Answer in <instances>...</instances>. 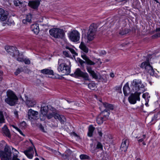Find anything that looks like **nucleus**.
Here are the masks:
<instances>
[{"mask_svg": "<svg viewBox=\"0 0 160 160\" xmlns=\"http://www.w3.org/2000/svg\"><path fill=\"white\" fill-rule=\"evenodd\" d=\"M102 105L106 109L102 112L97 118V122L99 124H102L104 121L108 119L110 114L109 110H112L113 109V106L111 104L105 102L103 103Z\"/></svg>", "mask_w": 160, "mask_h": 160, "instance_id": "obj_1", "label": "nucleus"}, {"mask_svg": "<svg viewBox=\"0 0 160 160\" xmlns=\"http://www.w3.org/2000/svg\"><path fill=\"white\" fill-rule=\"evenodd\" d=\"M70 64V62L65 58L59 59L58 67V71L65 75L68 74L70 72L69 66Z\"/></svg>", "mask_w": 160, "mask_h": 160, "instance_id": "obj_2", "label": "nucleus"}, {"mask_svg": "<svg viewBox=\"0 0 160 160\" xmlns=\"http://www.w3.org/2000/svg\"><path fill=\"white\" fill-rule=\"evenodd\" d=\"M156 57V54H153L152 55L148 54L147 56L146 61L142 62L140 66L142 68L145 69L151 75L155 76L154 70L152 67L150 65V61H151L152 58Z\"/></svg>", "mask_w": 160, "mask_h": 160, "instance_id": "obj_3", "label": "nucleus"}, {"mask_svg": "<svg viewBox=\"0 0 160 160\" xmlns=\"http://www.w3.org/2000/svg\"><path fill=\"white\" fill-rule=\"evenodd\" d=\"M131 92H143L146 84L142 83L141 79H134L131 82Z\"/></svg>", "mask_w": 160, "mask_h": 160, "instance_id": "obj_4", "label": "nucleus"}, {"mask_svg": "<svg viewBox=\"0 0 160 160\" xmlns=\"http://www.w3.org/2000/svg\"><path fill=\"white\" fill-rule=\"evenodd\" d=\"M45 116H46L48 119L54 117L55 119H58L62 123H63L66 120L65 117L63 115H60L58 114L56 109L53 107H51Z\"/></svg>", "mask_w": 160, "mask_h": 160, "instance_id": "obj_5", "label": "nucleus"}, {"mask_svg": "<svg viewBox=\"0 0 160 160\" xmlns=\"http://www.w3.org/2000/svg\"><path fill=\"white\" fill-rule=\"evenodd\" d=\"M7 98L5 100L6 102L11 106H13L17 103L18 98L14 92L9 90L7 92Z\"/></svg>", "mask_w": 160, "mask_h": 160, "instance_id": "obj_6", "label": "nucleus"}, {"mask_svg": "<svg viewBox=\"0 0 160 160\" xmlns=\"http://www.w3.org/2000/svg\"><path fill=\"white\" fill-rule=\"evenodd\" d=\"M97 27L94 24H92L89 27L87 34L85 36V38L87 40V42L92 41L96 36Z\"/></svg>", "mask_w": 160, "mask_h": 160, "instance_id": "obj_7", "label": "nucleus"}, {"mask_svg": "<svg viewBox=\"0 0 160 160\" xmlns=\"http://www.w3.org/2000/svg\"><path fill=\"white\" fill-rule=\"evenodd\" d=\"M5 49L7 52L18 61H20L19 51L16 47L12 46H7L5 47Z\"/></svg>", "mask_w": 160, "mask_h": 160, "instance_id": "obj_8", "label": "nucleus"}, {"mask_svg": "<svg viewBox=\"0 0 160 160\" xmlns=\"http://www.w3.org/2000/svg\"><path fill=\"white\" fill-rule=\"evenodd\" d=\"M49 32L51 35L56 38H62L65 34L63 29L58 28L50 29Z\"/></svg>", "mask_w": 160, "mask_h": 160, "instance_id": "obj_9", "label": "nucleus"}, {"mask_svg": "<svg viewBox=\"0 0 160 160\" xmlns=\"http://www.w3.org/2000/svg\"><path fill=\"white\" fill-rule=\"evenodd\" d=\"M12 153L10 148L7 147L4 148V152L0 151V156L1 160H9L11 158Z\"/></svg>", "mask_w": 160, "mask_h": 160, "instance_id": "obj_10", "label": "nucleus"}, {"mask_svg": "<svg viewBox=\"0 0 160 160\" xmlns=\"http://www.w3.org/2000/svg\"><path fill=\"white\" fill-rule=\"evenodd\" d=\"M132 93L128 97L129 102L131 104H135L137 101H140V95L142 92H131Z\"/></svg>", "mask_w": 160, "mask_h": 160, "instance_id": "obj_11", "label": "nucleus"}, {"mask_svg": "<svg viewBox=\"0 0 160 160\" xmlns=\"http://www.w3.org/2000/svg\"><path fill=\"white\" fill-rule=\"evenodd\" d=\"M73 76L76 78H82L85 80H89V75L87 72H82L79 68L77 69Z\"/></svg>", "mask_w": 160, "mask_h": 160, "instance_id": "obj_12", "label": "nucleus"}, {"mask_svg": "<svg viewBox=\"0 0 160 160\" xmlns=\"http://www.w3.org/2000/svg\"><path fill=\"white\" fill-rule=\"evenodd\" d=\"M70 39L72 42H77L80 38L79 32L76 30H74L71 32L69 35Z\"/></svg>", "mask_w": 160, "mask_h": 160, "instance_id": "obj_13", "label": "nucleus"}, {"mask_svg": "<svg viewBox=\"0 0 160 160\" xmlns=\"http://www.w3.org/2000/svg\"><path fill=\"white\" fill-rule=\"evenodd\" d=\"M38 112L32 110L30 109L29 110L28 112V119L33 121L34 120H35L38 117Z\"/></svg>", "mask_w": 160, "mask_h": 160, "instance_id": "obj_14", "label": "nucleus"}, {"mask_svg": "<svg viewBox=\"0 0 160 160\" xmlns=\"http://www.w3.org/2000/svg\"><path fill=\"white\" fill-rule=\"evenodd\" d=\"M23 152L29 159H32L33 158L34 151L32 147H30L28 149L24 151Z\"/></svg>", "mask_w": 160, "mask_h": 160, "instance_id": "obj_15", "label": "nucleus"}, {"mask_svg": "<svg viewBox=\"0 0 160 160\" xmlns=\"http://www.w3.org/2000/svg\"><path fill=\"white\" fill-rule=\"evenodd\" d=\"M51 107H52L50 105L42 106L41 108V115L45 117L48 112V111L49 110Z\"/></svg>", "mask_w": 160, "mask_h": 160, "instance_id": "obj_16", "label": "nucleus"}, {"mask_svg": "<svg viewBox=\"0 0 160 160\" xmlns=\"http://www.w3.org/2000/svg\"><path fill=\"white\" fill-rule=\"evenodd\" d=\"M129 145L128 141L127 139H123L121 144L120 149L122 151L126 152Z\"/></svg>", "mask_w": 160, "mask_h": 160, "instance_id": "obj_17", "label": "nucleus"}, {"mask_svg": "<svg viewBox=\"0 0 160 160\" xmlns=\"http://www.w3.org/2000/svg\"><path fill=\"white\" fill-rule=\"evenodd\" d=\"M26 104L29 107H34L36 103V100L33 98H29L27 99Z\"/></svg>", "mask_w": 160, "mask_h": 160, "instance_id": "obj_18", "label": "nucleus"}, {"mask_svg": "<svg viewBox=\"0 0 160 160\" xmlns=\"http://www.w3.org/2000/svg\"><path fill=\"white\" fill-rule=\"evenodd\" d=\"M87 70L88 72L89 73L92 78L97 79L98 78V75L95 71L92 70V68L90 66H87Z\"/></svg>", "mask_w": 160, "mask_h": 160, "instance_id": "obj_19", "label": "nucleus"}, {"mask_svg": "<svg viewBox=\"0 0 160 160\" xmlns=\"http://www.w3.org/2000/svg\"><path fill=\"white\" fill-rule=\"evenodd\" d=\"M123 93L125 96H127L131 92V90L129 86L128 82L126 83L123 88Z\"/></svg>", "mask_w": 160, "mask_h": 160, "instance_id": "obj_20", "label": "nucleus"}, {"mask_svg": "<svg viewBox=\"0 0 160 160\" xmlns=\"http://www.w3.org/2000/svg\"><path fill=\"white\" fill-rule=\"evenodd\" d=\"M8 13L2 8H0V19L2 21H5L7 18Z\"/></svg>", "mask_w": 160, "mask_h": 160, "instance_id": "obj_21", "label": "nucleus"}, {"mask_svg": "<svg viewBox=\"0 0 160 160\" xmlns=\"http://www.w3.org/2000/svg\"><path fill=\"white\" fill-rule=\"evenodd\" d=\"M28 4L31 8L37 9L40 4V2L38 1H33L29 2Z\"/></svg>", "mask_w": 160, "mask_h": 160, "instance_id": "obj_22", "label": "nucleus"}, {"mask_svg": "<svg viewBox=\"0 0 160 160\" xmlns=\"http://www.w3.org/2000/svg\"><path fill=\"white\" fill-rule=\"evenodd\" d=\"M31 29L34 33L37 34L39 31V28L38 25L37 24L32 25L31 27Z\"/></svg>", "mask_w": 160, "mask_h": 160, "instance_id": "obj_23", "label": "nucleus"}, {"mask_svg": "<svg viewBox=\"0 0 160 160\" xmlns=\"http://www.w3.org/2000/svg\"><path fill=\"white\" fill-rule=\"evenodd\" d=\"M40 72L43 74L50 75H53L54 73L52 70L48 68L41 70Z\"/></svg>", "mask_w": 160, "mask_h": 160, "instance_id": "obj_24", "label": "nucleus"}, {"mask_svg": "<svg viewBox=\"0 0 160 160\" xmlns=\"http://www.w3.org/2000/svg\"><path fill=\"white\" fill-rule=\"evenodd\" d=\"M2 132L4 134L9 138L11 137V134L9 129L5 125L2 128Z\"/></svg>", "mask_w": 160, "mask_h": 160, "instance_id": "obj_25", "label": "nucleus"}, {"mask_svg": "<svg viewBox=\"0 0 160 160\" xmlns=\"http://www.w3.org/2000/svg\"><path fill=\"white\" fill-rule=\"evenodd\" d=\"M82 58L85 60V62L87 64L91 65H94L95 64V62L89 59L86 55H82Z\"/></svg>", "mask_w": 160, "mask_h": 160, "instance_id": "obj_26", "label": "nucleus"}, {"mask_svg": "<svg viewBox=\"0 0 160 160\" xmlns=\"http://www.w3.org/2000/svg\"><path fill=\"white\" fill-rule=\"evenodd\" d=\"M12 152L13 154V156L12 160H19V159L17 158L18 155L19 154V152L15 149L12 148Z\"/></svg>", "mask_w": 160, "mask_h": 160, "instance_id": "obj_27", "label": "nucleus"}, {"mask_svg": "<svg viewBox=\"0 0 160 160\" xmlns=\"http://www.w3.org/2000/svg\"><path fill=\"white\" fill-rule=\"evenodd\" d=\"M95 128L92 125H90L88 128V135L89 137H91L92 135L93 132Z\"/></svg>", "mask_w": 160, "mask_h": 160, "instance_id": "obj_28", "label": "nucleus"}, {"mask_svg": "<svg viewBox=\"0 0 160 160\" xmlns=\"http://www.w3.org/2000/svg\"><path fill=\"white\" fill-rule=\"evenodd\" d=\"M79 48L82 50L86 53H87L88 51V48L82 42L79 46Z\"/></svg>", "mask_w": 160, "mask_h": 160, "instance_id": "obj_29", "label": "nucleus"}, {"mask_svg": "<svg viewBox=\"0 0 160 160\" xmlns=\"http://www.w3.org/2000/svg\"><path fill=\"white\" fill-rule=\"evenodd\" d=\"M84 84H87L88 85V88L91 90H94L96 87L95 83L94 82H92L89 84H87L84 82Z\"/></svg>", "mask_w": 160, "mask_h": 160, "instance_id": "obj_30", "label": "nucleus"}, {"mask_svg": "<svg viewBox=\"0 0 160 160\" xmlns=\"http://www.w3.org/2000/svg\"><path fill=\"white\" fill-rule=\"evenodd\" d=\"M21 62H24L26 64H29L30 63L31 61L30 60L22 56L21 55Z\"/></svg>", "mask_w": 160, "mask_h": 160, "instance_id": "obj_31", "label": "nucleus"}, {"mask_svg": "<svg viewBox=\"0 0 160 160\" xmlns=\"http://www.w3.org/2000/svg\"><path fill=\"white\" fill-rule=\"evenodd\" d=\"M146 137V136L145 134L143 135L142 136L139 137H137L136 138L138 139V142L139 143H140L144 141Z\"/></svg>", "mask_w": 160, "mask_h": 160, "instance_id": "obj_32", "label": "nucleus"}, {"mask_svg": "<svg viewBox=\"0 0 160 160\" xmlns=\"http://www.w3.org/2000/svg\"><path fill=\"white\" fill-rule=\"evenodd\" d=\"M56 154L58 155H61L62 157L65 160H69L68 155H66L65 153L62 154L59 152H56Z\"/></svg>", "mask_w": 160, "mask_h": 160, "instance_id": "obj_33", "label": "nucleus"}, {"mask_svg": "<svg viewBox=\"0 0 160 160\" xmlns=\"http://www.w3.org/2000/svg\"><path fill=\"white\" fill-rule=\"evenodd\" d=\"M66 48L68 49L70 51L71 53L72 54V55L73 57H75L76 56L78 55V54L75 51V50L74 49L68 46H67L66 47Z\"/></svg>", "mask_w": 160, "mask_h": 160, "instance_id": "obj_34", "label": "nucleus"}, {"mask_svg": "<svg viewBox=\"0 0 160 160\" xmlns=\"http://www.w3.org/2000/svg\"><path fill=\"white\" fill-rule=\"evenodd\" d=\"M5 118L3 113V112L0 111V123H2L5 122Z\"/></svg>", "mask_w": 160, "mask_h": 160, "instance_id": "obj_35", "label": "nucleus"}, {"mask_svg": "<svg viewBox=\"0 0 160 160\" xmlns=\"http://www.w3.org/2000/svg\"><path fill=\"white\" fill-rule=\"evenodd\" d=\"M79 157L80 159L82 160L88 159L90 158L89 156L86 154H81L80 155Z\"/></svg>", "mask_w": 160, "mask_h": 160, "instance_id": "obj_36", "label": "nucleus"}, {"mask_svg": "<svg viewBox=\"0 0 160 160\" xmlns=\"http://www.w3.org/2000/svg\"><path fill=\"white\" fill-rule=\"evenodd\" d=\"M129 30L128 29H125L122 31H120L119 32L120 34L121 35H123L124 34H127L129 32Z\"/></svg>", "mask_w": 160, "mask_h": 160, "instance_id": "obj_37", "label": "nucleus"}, {"mask_svg": "<svg viewBox=\"0 0 160 160\" xmlns=\"http://www.w3.org/2000/svg\"><path fill=\"white\" fill-rule=\"evenodd\" d=\"M96 148L100 149L101 150H103V146L102 144L100 142H98L97 143Z\"/></svg>", "mask_w": 160, "mask_h": 160, "instance_id": "obj_38", "label": "nucleus"}, {"mask_svg": "<svg viewBox=\"0 0 160 160\" xmlns=\"http://www.w3.org/2000/svg\"><path fill=\"white\" fill-rule=\"evenodd\" d=\"M142 97L146 100L147 99L150 98V96L148 93L145 92L142 94Z\"/></svg>", "mask_w": 160, "mask_h": 160, "instance_id": "obj_39", "label": "nucleus"}, {"mask_svg": "<svg viewBox=\"0 0 160 160\" xmlns=\"http://www.w3.org/2000/svg\"><path fill=\"white\" fill-rule=\"evenodd\" d=\"M32 15L31 14H29L27 15L26 18L27 19V22H30L31 21Z\"/></svg>", "mask_w": 160, "mask_h": 160, "instance_id": "obj_40", "label": "nucleus"}, {"mask_svg": "<svg viewBox=\"0 0 160 160\" xmlns=\"http://www.w3.org/2000/svg\"><path fill=\"white\" fill-rule=\"evenodd\" d=\"M98 130L99 135L100 137H102V128H100L98 127L97 128Z\"/></svg>", "mask_w": 160, "mask_h": 160, "instance_id": "obj_41", "label": "nucleus"}, {"mask_svg": "<svg viewBox=\"0 0 160 160\" xmlns=\"http://www.w3.org/2000/svg\"><path fill=\"white\" fill-rule=\"evenodd\" d=\"M26 124L25 122L23 121L22 122H21V128H25L26 127Z\"/></svg>", "mask_w": 160, "mask_h": 160, "instance_id": "obj_42", "label": "nucleus"}, {"mask_svg": "<svg viewBox=\"0 0 160 160\" xmlns=\"http://www.w3.org/2000/svg\"><path fill=\"white\" fill-rule=\"evenodd\" d=\"M13 2L14 4L16 6H19L18 3L20 4V1L19 0H14Z\"/></svg>", "mask_w": 160, "mask_h": 160, "instance_id": "obj_43", "label": "nucleus"}, {"mask_svg": "<svg viewBox=\"0 0 160 160\" xmlns=\"http://www.w3.org/2000/svg\"><path fill=\"white\" fill-rule=\"evenodd\" d=\"M63 53L66 57H69V54L67 51H63Z\"/></svg>", "mask_w": 160, "mask_h": 160, "instance_id": "obj_44", "label": "nucleus"}, {"mask_svg": "<svg viewBox=\"0 0 160 160\" xmlns=\"http://www.w3.org/2000/svg\"><path fill=\"white\" fill-rule=\"evenodd\" d=\"M157 115H158L157 114H156L152 118V121H154V122H156V121L157 118Z\"/></svg>", "mask_w": 160, "mask_h": 160, "instance_id": "obj_45", "label": "nucleus"}, {"mask_svg": "<svg viewBox=\"0 0 160 160\" xmlns=\"http://www.w3.org/2000/svg\"><path fill=\"white\" fill-rule=\"evenodd\" d=\"M12 127L15 128L17 131L20 132V129L17 126L14 125H12Z\"/></svg>", "mask_w": 160, "mask_h": 160, "instance_id": "obj_46", "label": "nucleus"}, {"mask_svg": "<svg viewBox=\"0 0 160 160\" xmlns=\"http://www.w3.org/2000/svg\"><path fill=\"white\" fill-rule=\"evenodd\" d=\"M20 73V70L18 68L16 72H15V74L16 75H18Z\"/></svg>", "mask_w": 160, "mask_h": 160, "instance_id": "obj_47", "label": "nucleus"}, {"mask_svg": "<svg viewBox=\"0 0 160 160\" xmlns=\"http://www.w3.org/2000/svg\"><path fill=\"white\" fill-rule=\"evenodd\" d=\"M153 36L155 38H157L160 37V32L156 33Z\"/></svg>", "mask_w": 160, "mask_h": 160, "instance_id": "obj_48", "label": "nucleus"}, {"mask_svg": "<svg viewBox=\"0 0 160 160\" xmlns=\"http://www.w3.org/2000/svg\"><path fill=\"white\" fill-rule=\"evenodd\" d=\"M39 128L43 132H45L44 129V128L41 124L40 125Z\"/></svg>", "mask_w": 160, "mask_h": 160, "instance_id": "obj_49", "label": "nucleus"}, {"mask_svg": "<svg viewBox=\"0 0 160 160\" xmlns=\"http://www.w3.org/2000/svg\"><path fill=\"white\" fill-rule=\"evenodd\" d=\"M110 77L112 78L114 77V76H115L114 73L113 72H111L110 73Z\"/></svg>", "mask_w": 160, "mask_h": 160, "instance_id": "obj_50", "label": "nucleus"}, {"mask_svg": "<svg viewBox=\"0 0 160 160\" xmlns=\"http://www.w3.org/2000/svg\"><path fill=\"white\" fill-rule=\"evenodd\" d=\"M72 135L73 136H74L75 137H78V135L76 133H75V132H73L72 133Z\"/></svg>", "mask_w": 160, "mask_h": 160, "instance_id": "obj_51", "label": "nucleus"}, {"mask_svg": "<svg viewBox=\"0 0 160 160\" xmlns=\"http://www.w3.org/2000/svg\"><path fill=\"white\" fill-rule=\"evenodd\" d=\"M27 22H27L26 19H23L22 20V22H23V23L24 24H25V23H27Z\"/></svg>", "mask_w": 160, "mask_h": 160, "instance_id": "obj_52", "label": "nucleus"}, {"mask_svg": "<svg viewBox=\"0 0 160 160\" xmlns=\"http://www.w3.org/2000/svg\"><path fill=\"white\" fill-rule=\"evenodd\" d=\"M80 63L82 65V64L84 63V62L82 60H80L79 61Z\"/></svg>", "mask_w": 160, "mask_h": 160, "instance_id": "obj_53", "label": "nucleus"}, {"mask_svg": "<svg viewBox=\"0 0 160 160\" xmlns=\"http://www.w3.org/2000/svg\"><path fill=\"white\" fill-rule=\"evenodd\" d=\"M14 114L16 116H17L18 115V112L17 111H15L14 112Z\"/></svg>", "mask_w": 160, "mask_h": 160, "instance_id": "obj_54", "label": "nucleus"}, {"mask_svg": "<svg viewBox=\"0 0 160 160\" xmlns=\"http://www.w3.org/2000/svg\"><path fill=\"white\" fill-rule=\"evenodd\" d=\"M34 150H35V156H38V154L37 153L36 149V148H34Z\"/></svg>", "mask_w": 160, "mask_h": 160, "instance_id": "obj_55", "label": "nucleus"}, {"mask_svg": "<svg viewBox=\"0 0 160 160\" xmlns=\"http://www.w3.org/2000/svg\"><path fill=\"white\" fill-rule=\"evenodd\" d=\"M101 52L103 55L106 54V52L104 50L101 51Z\"/></svg>", "mask_w": 160, "mask_h": 160, "instance_id": "obj_56", "label": "nucleus"}, {"mask_svg": "<svg viewBox=\"0 0 160 160\" xmlns=\"http://www.w3.org/2000/svg\"><path fill=\"white\" fill-rule=\"evenodd\" d=\"M3 72L2 71H0V76L2 77Z\"/></svg>", "mask_w": 160, "mask_h": 160, "instance_id": "obj_57", "label": "nucleus"}, {"mask_svg": "<svg viewBox=\"0 0 160 160\" xmlns=\"http://www.w3.org/2000/svg\"><path fill=\"white\" fill-rule=\"evenodd\" d=\"M97 60H98V61L99 62V63H100V64H101L102 62H101V61L100 59H97Z\"/></svg>", "mask_w": 160, "mask_h": 160, "instance_id": "obj_58", "label": "nucleus"}, {"mask_svg": "<svg viewBox=\"0 0 160 160\" xmlns=\"http://www.w3.org/2000/svg\"><path fill=\"white\" fill-rule=\"evenodd\" d=\"M20 133H21V135L24 136H25V135L24 134H23L22 133V132L21 131Z\"/></svg>", "mask_w": 160, "mask_h": 160, "instance_id": "obj_59", "label": "nucleus"}, {"mask_svg": "<svg viewBox=\"0 0 160 160\" xmlns=\"http://www.w3.org/2000/svg\"><path fill=\"white\" fill-rule=\"evenodd\" d=\"M142 142V144H143V145H146V143H145V142H144L143 141V142Z\"/></svg>", "mask_w": 160, "mask_h": 160, "instance_id": "obj_60", "label": "nucleus"}, {"mask_svg": "<svg viewBox=\"0 0 160 160\" xmlns=\"http://www.w3.org/2000/svg\"><path fill=\"white\" fill-rule=\"evenodd\" d=\"M145 104L147 107L148 106V103H146Z\"/></svg>", "mask_w": 160, "mask_h": 160, "instance_id": "obj_61", "label": "nucleus"}, {"mask_svg": "<svg viewBox=\"0 0 160 160\" xmlns=\"http://www.w3.org/2000/svg\"><path fill=\"white\" fill-rule=\"evenodd\" d=\"M158 130H160V123L159 124V125H158Z\"/></svg>", "mask_w": 160, "mask_h": 160, "instance_id": "obj_62", "label": "nucleus"}, {"mask_svg": "<svg viewBox=\"0 0 160 160\" xmlns=\"http://www.w3.org/2000/svg\"><path fill=\"white\" fill-rule=\"evenodd\" d=\"M34 160H39V159L38 158H36Z\"/></svg>", "mask_w": 160, "mask_h": 160, "instance_id": "obj_63", "label": "nucleus"}, {"mask_svg": "<svg viewBox=\"0 0 160 160\" xmlns=\"http://www.w3.org/2000/svg\"><path fill=\"white\" fill-rule=\"evenodd\" d=\"M157 31H160V28H157Z\"/></svg>", "mask_w": 160, "mask_h": 160, "instance_id": "obj_64", "label": "nucleus"}]
</instances>
